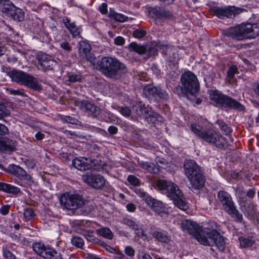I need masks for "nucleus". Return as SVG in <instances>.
I'll return each instance as SVG.
<instances>
[{"instance_id": "nucleus-1", "label": "nucleus", "mask_w": 259, "mask_h": 259, "mask_svg": "<svg viewBox=\"0 0 259 259\" xmlns=\"http://www.w3.org/2000/svg\"><path fill=\"white\" fill-rule=\"evenodd\" d=\"M182 229L193 236L200 244L204 245H215L220 250H223L225 243L223 237L215 229L202 228L195 222L184 220L181 224Z\"/></svg>"}, {"instance_id": "nucleus-2", "label": "nucleus", "mask_w": 259, "mask_h": 259, "mask_svg": "<svg viewBox=\"0 0 259 259\" xmlns=\"http://www.w3.org/2000/svg\"><path fill=\"white\" fill-rule=\"evenodd\" d=\"M158 188L173 200L174 204L179 209L186 210L188 208L185 198L179 187L175 184L165 180H158L156 182Z\"/></svg>"}, {"instance_id": "nucleus-3", "label": "nucleus", "mask_w": 259, "mask_h": 259, "mask_svg": "<svg viewBox=\"0 0 259 259\" xmlns=\"http://www.w3.org/2000/svg\"><path fill=\"white\" fill-rule=\"evenodd\" d=\"M224 34L236 40L251 39L259 35V25L256 23H242L236 27H230Z\"/></svg>"}, {"instance_id": "nucleus-4", "label": "nucleus", "mask_w": 259, "mask_h": 259, "mask_svg": "<svg viewBox=\"0 0 259 259\" xmlns=\"http://www.w3.org/2000/svg\"><path fill=\"white\" fill-rule=\"evenodd\" d=\"M95 68L100 70L106 76L115 77L118 72L124 68L123 64L114 58L104 57L98 62L96 61Z\"/></svg>"}, {"instance_id": "nucleus-5", "label": "nucleus", "mask_w": 259, "mask_h": 259, "mask_svg": "<svg viewBox=\"0 0 259 259\" xmlns=\"http://www.w3.org/2000/svg\"><path fill=\"white\" fill-rule=\"evenodd\" d=\"M184 167L192 188L194 189L202 188L205 183L204 179L200 172V167L195 161L192 160H186Z\"/></svg>"}, {"instance_id": "nucleus-6", "label": "nucleus", "mask_w": 259, "mask_h": 259, "mask_svg": "<svg viewBox=\"0 0 259 259\" xmlns=\"http://www.w3.org/2000/svg\"><path fill=\"white\" fill-rule=\"evenodd\" d=\"M217 197L224 209L235 221L241 222L243 220L242 215L236 209L231 195L227 192L221 190L218 192Z\"/></svg>"}, {"instance_id": "nucleus-7", "label": "nucleus", "mask_w": 259, "mask_h": 259, "mask_svg": "<svg viewBox=\"0 0 259 259\" xmlns=\"http://www.w3.org/2000/svg\"><path fill=\"white\" fill-rule=\"evenodd\" d=\"M209 98L217 105L239 110H243L244 108L243 106L238 102L222 94L218 90H210L209 91Z\"/></svg>"}, {"instance_id": "nucleus-8", "label": "nucleus", "mask_w": 259, "mask_h": 259, "mask_svg": "<svg viewBox=\"0 0 259 259\" xmlns=\"http://www.w3.org/2000/svg\"><path fill=\"white\" fill-rule=\"evenodd\" d=\"M9 74L12 80L18 84L36 90L40 88L36 78L22 71L13 70L9 72Z\"/></svg>"}, {"instance_id": "nucleus-9", "label": "nucleus", "mask_w": 259, "mask_h": 259, "mask_svg": "<svg viewBox=\"0 0 259 259\" xmlns=\"http://www.w3.org/2000/svg\"><path fill=\"white\" fill-rule=\"evenodd\" d=\"M181 82L183 87V93L194 95L199 90V84L196 75L190 71L185 72L181 76Z\"/></svg>"}, {"instance_id": "nucleus-10", "label": "nucleus", "mask_w": 259, "mask_h": 259, "mask_svg": "<svg viewBox=\"0 0 259 259\" xmlns=\"http://www.w3.org/2000/svg\"><path fill=\"white\" fill-rule=\"evenodd\" d=\"M32 248L35 252L45 259H63L61 253L48 244L35 242L33 244Z\"/></svg>"}, {"instance_id": "nucleus-11", "label": "nucleus", "mask_w": 259, "mask_h": 259, "mask_svg": "<svg viewBox=\"0 0 259 259\" xmlns=\"http://www.w3.org/2000/svg\"><path fill=\"white\" fill-rule=\"evenodd\" d=\"M59 200L61 205L67 209L78 208L84 204L82 196L76 193H65L61 196Z\"/></svg>"}, {"instance_id": "nucleus-12", "label": "nucleus", "mask_w": 259, "mask_h": 259, "mask_svg": "<svg viewBox=\"0 0 259 259\" xmlns=\"http://www.w3.org/2000/svg\"><path fill=\"white\" fill-rule=\"evenodd\" d=\"M201 139L207 143L214 144L220 148H224L227 145L225 138L212 130L205 131Z\"/></svg>"}, {"instance_id": "nucleus-13", "label": "nucleus", "mask_w": 259, "mask_h": 259, "mask_svg": "<svg viewBox=\"0 0 259 259\" xmlns=\"http://www.w3.org/2000/svg\"><path fill=\"white\" fill-rule=\"evenodd\" d=\"M210 11L213 15L220 19L232 18L242 12L240 9L234 7H213L210 9Z\"/></svg>"}, {"instance_id": "nucleus-14", "label": "nucleus", "mask_w": 259, "mask_h": 259, "mask_svg": "<svg viewBox=\"0 0 259 259\" xmlns=\"http://www.w3.org/2000/svg\"><path fill=\"white\" fill-rule=\"evenodd\" d=\"M82 180L84 183L96 189L102 188L106 182L104 178L99 174H86L83 175Z\"/></svg>"}, {"instance_id": "nucleus-15", "label": "nucleus", "mask_w": 259, "mask_h": 259, "mask_svg": "<svg viewBox=\"0 0 259 259\" xmlns=\"http://www.w3.org/2000/svg\"><path fill=\"white\" fill-rule=\"evenodd\" d=\"M143 93L147 98L151 99L153 98L156 99V98L165 99L167 97V94L165 91L159 87H155L150 84L144 87Z\"/></svg>"}, {"instance_id": "nucleus-16", "label": "nucleus", "mask_w": 259, "mask_h": 259, "mask_svg": "<svg viewBox=\"0 0 259 259\" xmlns=\"http://www.w3.org/2000/svg\"><path fill=\"white\" fill-rule=\"evenodd\" d=\"M92 47L91 45L85 41L79 42V54L81 57L85 58L90 61L93 66H95L96 58L95 56L91 53Z\"/></svg>"}, {"instance_id": "nucleus-17", "label": "nucleus", "mask_w": 259, "mask_h": 259, "mask_svg": "<svg viewBox=\"0 0 259 259\" xmlns=\"http://www.w3.org/2000/svg\"><path fill=\"white\" fill-rule=\"evenodd\" d=\"M146 203L151 207L152 209L161 217L167 215L169 211V208L164 205L161 201L153 198L146 199Z\"/></svg>"}, {"instance_id": "nucleus-18", "label": "nucleus", "mask_w": 259, "mask_h": 259, "mask_svg": "<svg viewBox=\"0 0 259 259\" xmlns=\"http://www.w3.org/2000/svg\"><path fill=\"white\" fill-rule=\"evenodd\" d=\"M73 166L79 170H85L90 168L96 169L95 160L85 157L76 158L72 160Z\"/></svg>"}, {"instance_id": "nucleus-19", "label": "nucleus", "mask_w": 259, "mask_h": 259, "mask_svg": "<svg viewBox=\"0 0 259 259\" xmlns=\"http://www.w3.org/2000/svg\"><path fill=\"white\" fill-rule=\"evenodd\" d=\"M75 105L93 116H97L100 113L99 108L88 101L77 99L75 101Z\"/></svg>"}, {"instance_id": "nucleus-20", "label": "nucleus", "mask_w": 259, "mask_h": 259, "mask_svg": "<svg viewBox=\"0 0 259 259\" xmlns=\"http://www.w3.org/2000/svg\"><path fill=\"white\" fill-rule=\"evenodd\" d=\"M123 222L125 225L132 228L138 236L141 237L144 240L147 238L146 231L139 222L128 218L124 219Z\"/></svg>"}, {"instance_id": "nucleus-21", "label": "nucleus", "mask_w": 259, "mask_h": 259, "mask_svg": "<svg viewBox=\"0 0 259 259\" xmlns=\"http://www.w3.org/2000/svg\"><path fill=\"white\" fill-rule=\"evenodd\" d=\"M38 61L39 64L44 70H51L57 64V62L50 56L44 53L38 56Z\"/></svg>"}, {"instance_id": "nucleus-22", "label": "nucleus", "mask_w": 259, "mask_h": 259, "mask_svg": "<svg viewBox=\"0 0 259 259\" xmlns=\"http://www.w3.org/2000/svg\"><path fill=\"white\" fill-rule=\"evenodd\" d=\"M150 234L156 240L161 242L168 243L170 240L167 232L159 228L152 230Z\"/></svg>"}, {"instance_id": "nucleus-23", "label": "nucleus", "mask_w": 259, "mask_h": 259, "mask_svg": "<svg viewBox=\"0 0 259 259\" xmlns=\"http://www.w3.org/2000/svg\"><path fill=\"white\" fill-rule=\"evenodd\" d=\"M9 170L13 175L19 178L20 179H28V176L26 171L18 165L12 164L9 166Z\"/></svg>"}, {"instance_id": "nucleus-24", "label": "nucleus", "mask_w": 259, "mask_h": 259, "mask_svg": "<svg viewBox=\"0 0 259 259\" xmlns=\"http://www.w3.org/2000/svg\"><path fill=\"white\" fill-rule=\"evenodd\" d=\"M148 13L151 17L162 18L167 16L164 9L157 7L148 8Z\"/></svg>"}, {"instance_id": "nucleus-25", "label": "nucleus", "mask_w": 259, "mask_h": 259, "mask_svg": "<svg viewBox=\"0 0 259 259\" xmlns=\"http://www.w3.org/2000/svg\"><path fill=\"white\" fill-rule=\"evenodd\" d=\"M139 165L142 168L150 173L155 174L159 171V168L152 162L139 161Z\"/></svg>"}, {"instance_id": "nucleus-26", "label": "nucleus", "mask_w": 259, "mask_h": 259, "mask_svg": "<svg viewBox=\"0 0 259 259\" xmlns=\"http://www.w3.org/2000/svg\"><path fill=\"white\" fill-rule=\"evenodd\" d=\"M65 24L73 37H76L80 36L81 29L79 27L77 26L74 23H70L67 20V21L65 22Z\"/></svg>"}, {"instance_id": "nucleus-27", "label": "nucleus", "mask_w": 259, "mask_h": 259, "mask_svg": "<svg viewBox=\"0 0 259 259\" xmlns=\"http://www.w3.org/2000/svg\"><path fill=\"white\" fill-rule=\"evenodd\" d=\"M0 190L12 194H17L20 191L18 187L2 182H0Z\"/></svg>"}, {"instance_id": "nucleus-28", "label": "nucleus", "mask_w": 259, "mask_h": 259, "mask_svg": "<svg viewBox=\"0 0 259 259\" xmlns=\"http://www.w3.org/2000/svg\"><path fill=\"white\" fill-rule=\"evenodd\" d=\"M98 235L104 238L111 240L113 237V233L111 230L107 227H102L96 230Z\"/></svg>"}, {"instance_id": "nucleus-29", "label": "nucleus", "mask_w": 259, "mask_h": 259, "mask_svg": "<svg viewBox=\"0 0 259 259\" xmlns=\"http://www.w3.org/2000/svg\"><path fill=\"white\" fill-rule=\"evenodd\" d=\"M128 49L139 54H143L146 53V48L142 45L137 44L135 42H132L128 45Z\"/></svg>"}, {"instance_id": "nucleus-30", "label": "nucleus", "mask_w": 259, "mask_h": 259, "mask_svg": "<svg viewBox=\"0 0 259 259\" xmlns=\"http://www.w3.org/2000/svg\"><path fill=\"white\" fill-rule=\"evenodd\" d=\"M190 130L192 132L201 139L205 132L201 126L196 123H192L191 124Z\"/></svg>"}, {"instance_id": "nucleus-31", "label": "nucleus", "mask_w": 259, "mask_h": 259, "mask_svg": "<svg viewBox=\"0 0 259 259\" xmlns=\"http://www.w3.org/2000/svg\"><path fill=\"white\" fill-rule=\"evenodd\" d=\"M13 9H12L11 14L14 20L19 21H21L24 18V13L21 10L18 8L13 6Z\"/></svg>"}, {"instance_id": "nucleus-32", "label": "nucleus", "mask_w": 259, "mask_h": 259, "mask_svg": "<svg viewBox=\"0 0 259 259\" xmlns=\"http://www.w3.org/2000/svg\"><path fill=\"white\" fill-rule=\"evenodd\" d=\"M109 16L116 21L124 22L127 21L128 18L126 16L116 13L115 11H110Z\"/></svg>"}, {"instance_id": "nucleus-33", "label": "nucleus", "mask_w": 259, "mask_h": 259, "mask_svg": "<svg viewBox=\"0 0 259 259\" xmlns=\"http://www.w3.org/2000/svg\"><path fill=\"white\" fill-rule=\"evenodd\" d=\"M35 216L33 210L31 208H27L23 212V220L28 221L32 219Z\"/></svg>"}, {"instance_id": "nucleus-34", "label": "nucleus", "mask_w": 259, "mask_h": 259, "mask_svg": "<svg viewBox=\"0 0 259 259\" xmlns=\"http://www.w3.org/2000/svg\"><path fill=\"white\" fill-rule=\"evenodd\" d=\"M238 239L241 247H250L253 244V240L250 239L241 237Z\"/></svg>"}, {"instance_id": "nucleus-35", "label": "nucleus", "mask_w": 259, "mask_h": 259, "mask_svg": "<svg viewBox=\"0 0 259 259\" xmlns=\"http://www.w3.org/2000/svg\"><path fill=\"white\" fill-rule=\"evenodd\" d=\"M238 73V68L236 66H231L228 69L227 72V79L228 81L231 82V79H233L235 74Z\"/></svg>"}, {"instance_id": "nucleus-36", "label": "nucleus", "mask_w": 259, "mask_h": 259, "mask_svg": "<svg viewBox=\"0 0 259 259\" xmlns=\"http://www.w3.org/2000/svg\"><path fill=\"white\" fill-rule=\"evenodd\" d=\"M71 243L77 247L81 248L84 245V241L81 237L74 236L71 239Z\"/></svg>"}, {"instance_id": "nucleus-37", "label": "nucleus", "mask_w": 259, "mask_h": 259, "mask_svg": "<svg viewBox=\"0 0 259 259\" xmlns=\"http://www.w3.org/2000/svg\"><path fill=\"white\" fill-rule=\"evenodd\" d=\"M135 193L140 197L143 198V200L146 203V199H151L152 198L149 195L140 189H136Z\"/></svg>"}, {"instance_id": "nucleus-38", "label": "nucleus", "mask_w": 259, "mask_h": 259, "mask_svg": "<svg viewBox=\"0 0 259 259\" xmlns=\"http://www.w3.org/2000/svg\"><path fill=\"white\" fill-rule=\"evenodd\" d=\"M146 34V31L143 29H137L133 32V35L136 38H141Z\"/></svg>"}, {"instance_id": "nucleus-39", "label": "nucleus", "mask_w": 259, "mask_h": 259, "mask_svg": "<svg viewBox=\"0 0 259 259\" xmlns=\"http://www.w3.org/2000/svg\"><path fill=\"white\" fill-rule=\"evenodd\" d=\"M60 48L64 51L68 53L71 51L72 48L69 43L65 41L59 42Z\"/></svg>"}, {"instance_id": "nucleus-40", "label": "nucleus", "mask_w": 259, "mask_h": 259, "mask_svg": "<svg viewBox=\"0 0 259 259\" xmlns=\"http://www.w3.org/2000/svg\"><path fill=\"white\" fill-rule=\"evenodd\" d=\"M128 183L132 186H136L139 184V180L134 175H130L127 178Z\"/></svg>"}, {"instance_id": "nucleus-41", "label": "nucleus", "mask_w": 259, "mask_h": 259, "mask_svg": "<svg viewBox=\"0 0 259 259\" xmlns=\"http://www.w3.org/2000/svg\"><path fill=\"white\" fill-rule=\"evenodd\" d=\"M10 114V111L4 105L0 104V118L8 116Z\"/></svg>"}, {"instance_id": "nucleus-42", "label": "nucleus", "mask_w": 259, "mask_h": 259, "mask_svg": "<svg viewBox=\"0 0 259 259\" xmlns=\"http://www.w3.org/2000/svg\"><path fill=\"white\" fill-rule=\"evenodd\" d=\"M84 236L86 238L87 240L89 241H95V237L94 236V233L93 231H91L90 230H84L83 233H82Z\"/></svg>"}, {"instance_id": "nucleus-43", "label": "nucleus", "mask_w": 259, "mask_h": 259, "mask_svg": "<svg viewBox=\"0 0 259 259\" xmlns=\"http://www.w3.org/2000/svg\"><path fill=\"white\" fill-rule=\"evenodd\" d=\"M3 254L5 259H15V256L7 249H3Z\"/></svg>"}, {"instance_id": "nucleus-44", "label": "nucleus", "mask_w": 259, "mask_h": 259, "mask_svg": "<svg viewBox=\"0 0 259 259\" xmlns=\"http://www.w3.org/2000/svg\"><path fill=\"white\" fill-rule=\"evenodd\" d=\"M114 42L115 45L121 46L124 44L125 40L123 37L118 36L114 38Z\"/></svg>"}, {"instance_id": "nucleus-45", "label": "nucleus", "mask_w": 259, "mask_h": 259, "mask_svg": "<svg viewBox=\"0 0 259 259\" xmlns=\"http://www.w3.org/2000/svg\"><path fill=\"white\" fill-rule=\"evenodd\" d=\"M120 112L122 115L125 116H128L131 114V110L128 107L126 106L122 107L120 109Z\"/></svg>"}, {"instance_id": "nucleus-46", "label": "nucleus", "mask_w": 259, "mask_h": 259, "mask_svg": "<svg viewBox=\"0 0 259 259\" xmlns=\"http://www.w3.org/2000/svg\"><path fill=\"white\" fill-rule=\"evenodd\" d=\"M124 252L129 256H133L135 255V250L131 246H126L124 248Z\"/></svg>"}, {"instance_id": "nucleus-47", "label": "nucleus", "mask_w": 259, "mask_h": 259, "mask_svg": "<svg viewBox=\"0 0 259 259\" xmlns=\"http://www.w3.org/2000/svg\"><path fill=\"white\" fill-rule=\"evenodd\" d=\"M9 93L11 95H19L23 96L24 95V93L22 90L20 89H10L9 90Z\"/></svg>"}, {"instance_id": "nucleus-48", "label": "nucleus", "mask_w": 259, "mask_h": 259, "mask_svg": "<svg viewBox=\"0 0 259 259\" xmlns=\"http://www.w3.org/2000/svg\"><path fill=\"white\" fill-rule=\"evenodd\" d=\"M81 79L80 75L77 74H72L68 76V81L72 82L79 81Z\"/></svg>"}, {"instance_id": "nucleus-49", "label": "nucleus", "mask_w": 259, "mask_h": 259, "mask_svg": "<svg viewBox=\"0 0 259 259\" xmlns=\"http://www.w3.org/2000/svg\"><path fill=\"white\" fill-rule=\"evenodd\" d=\"M161 49L162 50V53L165 52L166 54L170 55V52L172 51L173 49L172 47H170L167 45H162L160 46Z\"/></svg>"}, {"instance_id": "nucleus-50", "label": "nucleus", "mask_w": 259, "mask_h": 259, "mask_svg": "<svg viewBox=\"0 0 259 259\" xmlns=\"http://www.w3.org/2000/svg\"><path fill=\"white\" fill-rule=\"evenodd\" d=\"M138 256L139 259H152L149 253L143 251L139 252Z\"/></svg>"}, {"instance_id": "nucleus-51", "label": "nucleus", "mask_w": 259, "mask_h": 259, "mask_svg": "<svg viewBox=\"0 0 259 259\" xmlns=\"http://www.w3.org/2000/svg\"><path fill=\"white\" fill-rule=\"evenodd\" d=\"M221 130L226 135H229L232 132L231 129L226 124L223 123L221 126Z\"/></svg>"}, {"instance_id": "nucleus-52", "label": "nucleus", "mask_w": 259, "mask_h": 259, "mask_svg": "<svg viewBox=\"0 0 259 259\" xmlns=\"http://www.w3.org/2000/svg\"><path fill=\"white\" fill-rule=\"evenodd\" d=\"M99 10L102 14H106L108 11L107 4L105 3H102L101 6H99Z\"/></svg>"}, {"instance_id": "nucleus-53", "label": "nucleus", "mask_w": 259, "mask_h": 259, "mask_svg": "<svg viewBox=\"0 0 259 259\" xmlns=\"http://www.w3.org/2000/svg\"><path fill=\"white\" fill-rule=\"evenodd\" d=\"M9 132V130L8 127L0 123V135H5L7 134Z\"/></svg>"}, {"instance_id": "nucleus-54", "label": "nucleus", "mask_w": 259, "mask_h": 259, "mask_svg": "<svg viewBox=\"0 0 259 259\" xmlns=\"http://www.w3.org/2000/svg\"><path fill=\"white\" fill-rule=\"evenodd\" d=\"M126 209L128 211L133 212L136 209V206L133 203H129L126 206Z\"/></svg>"}, {"instance_id": "nucleus-55", "label": "nucleus", "mask_w": 259, "mask_h": 259, "mask_svg": "<svg viewBox=\"0 0 259 259\" xmlns=\"http://www.w3.org/2000/svg\"><path fill=\"white\" fill-rule=\"evenodd\" d=\"M9 206L8 205L3 206L0 209V212L4 215L7 214L9 212Z\"/></svg>"}, {"instance_id": "nucleus-56", "label": "nucleus", "mask_w": 259, "mask_h": 259, "mask_svg": "<svg viewBox=\"0 0 259 259\" xmlns=\"http://www.w3.org/2000/svg\"><path fill=\"white\" fill-rule=\"evenodd\" d=\"M63 120L67 123H72V124H73L75 123V119L69 116H65L63 118Z\"/></svg>"}, {"instance_id": "nucleus-57", "label": "nucleus", "mask_w": 259, "mask_h": 259, "mask_svg": "<svg viewBox=\"0 0 259 259\" xmlns=\"http://www.w3.org/2000/svg\"><path fill=\"white\" fill-rule=\"evenodd\" d=\"M255 193V190L254 189H249L246 193V195L250 198L253 197Z\"/></svg>"}, {"instance_id": "nucleus-58", "label": "nucleus", "mask_w": 259, "mask_h": 259, "mask_svg": "<svg viewBox=\"0 0 259 259\" xmlns=\"http://www.w3.org/2000/svg\"><path fill=\"white\" fill-rule=\"evenodd\" d=\"M117 128L114 126H110L108 128V132L111 134H115L117 133Z\"/></svg>"}, {"instance_id": "nucleus-59", "label": "nucleus", "mask_w": 259, "mask_h": 259, "mask_svg": "<svg viewBox=\"0 0 259 259\" xmlns=\"http://www.w3.org/2000/svg\"><path fill=\"white\" fill-rule=\"evenodd\" d=\"M35 137L37 140H41L44 138L45 135L41 132H38L35 134Z\"/></svg>"}, {"instance_id": "nucleus-60", "label": "nucleus", "mask_w": 259, "mask_h": 259, "mask_svg": "<svg viewBox=\"0 0 259 259\" xmlns=\"http://www.w3.org/2000/svg\"><path fill=\"white\" fill-rule=\"evenodd\" d=\"M253 91L254 93L259 97V82L254 84Z\"/></svg>"}, {"instance_id": "nucleus-61", "label": "nucleus", "mask_w": 259, "mask_h": 259, "mask_svg": "<svg viewBox=\"0 0 259 259\" xmlns=\"http://www.w3.org/2000/svg\"><path fill=\"white\" fill-rule=\"evenodd\" d=\"M6 48L2 46V44H0V56L3 55L5 53Z\"/></svg>"}, {"instance_id": "nucleus-62", "label": "nucleus", "mask_w": 259, "mask_h": 259, "mask_svg": "<svg viewBox=\"0 0 259 259\" xmlns=\"http://www.w3.org/2000/svg\"><path fill=\"white\" fill-rule=\"evenodd\" d=\"M125 257L123 254L117 255L114 257V259H125Z\"/></svg>"}, {"instance_id": "nucleus-63", "label": "nucleus", "mask_w": 259, "mask_h": 259, "mask_svg": "<svg viewBox=\"0 0 259 259\" xmlns=\"http://www.w3.org/2000/svg\"><path fill=\"white\" fill-rule=\"evenodd\" d=\"M4 150L7 152H11L13 150V148L11 146H6Z\"/></svg>"}, {"instance_id": "nucleus-64", "label": "nucleus", "mask_w": 259, "mask_h": 259, "mask_svg": "<svg viewBox=\"0 0 259 259\" xmlns=\"http://www.w3.org/2000/svg\"><path fill=\"white\" fill-rule=\"evenodd\" d=\"M106 248L107 250H108L110 252H112V251L114 250L113 248H112L110 246H108V245L106 246Z\"/></svg>"}]
</instances>
